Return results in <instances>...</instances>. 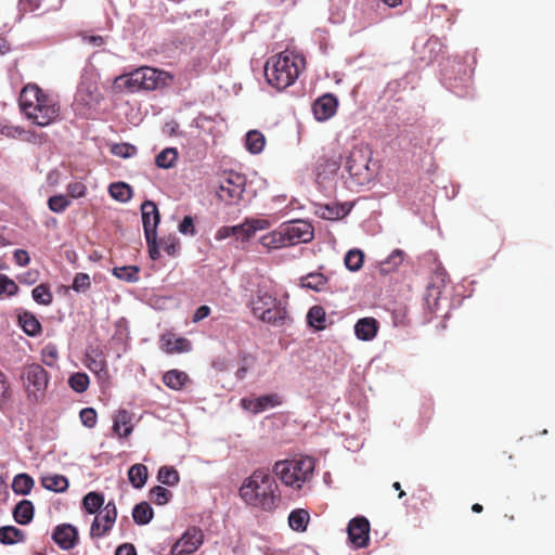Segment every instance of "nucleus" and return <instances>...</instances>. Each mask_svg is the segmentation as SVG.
I'll use <instances>...</instances> for the list:
<instances>
[{"instance_id":"f257e3e1","label":"nucleus","mask_w":555,"mask_h":555,"mask_svg":"<svg viewBox=\"0 0 555 555\" xmlns=\"http://www.w3.org/2000/svg\"><path fill=\"white\" fill-rule=\"evenodd\" d=\"M240 496L246 504L264 512L274 511L281 503L279 486L264 469H257L244 479Z\"/></svg>"},{"instance_id":"f03ea898","label":"nucleus","mask_w":555,"mask_h":555,"mask_svg":"<svg viewBox=\"0 0 555 555\" xmlns=\"http://www.w3.org/2000/svg\"><path fill=\"white\" fill-rule=\"evenodd\" d=\"M18 102L24 116L36 126L47 127L59 119V102L37 85L25 86Z\"/></svg>"},{"instance_id":"7ed1b4c3","label":"nucleus","mask_w":555,"mask_h":555,"mask_svg":"<svg viewBox=\"0 0 555 555\" xmlns=\"http://www.w3.org/2000/svg\"><path fill=\"white\" fill-rule=\"evenodd\" d=\"M249 307L256 319L272 326H283L289 320L287 293L279 295L272 288L259 287Z\"/></svg>"},{"instance_id":"20e7f679","label":"nucleus","mask_w":555,"mask_h":555,"mask_svg":"<svg viewBox=\"0 0 555 555\" xmlns=\"http://www.w3.org/2000/svg\"><path fill=\"white\" fill-rule=\"evenodd\" d=\"M305 68V59L291 50H285L267 61L264 75L269 85L284 90L295 83Z\"/></svg>"},{"instance_id":"39448f33","label":"nucleus","mask_w":555,"mask_h":555,"mask_svg":"<svg viewBox=\"0 0 555 555\" xmlns=\"http://www.w3.org/2000/svg\"><path fill=\"white\" fill-rule=\"evenodd\" d=\"M314 468L313 457L300 456L278 461L273 466V473L285 487L300 490L304 485L311 481Z\"/></svg>"},{"instance_id":"423d86ee","label":"nucleus","mask_w":555,"mask_h":555,"mask_svg":"<svg viewBox=\"0 0 555 555\" xmlns=\"http://www.w3.org/2000/svg\"><path fill=\"white\" fill-rule=\"evenodd\" d=\"M165 73L156 68L143 66L129 74L120 75L114 80V88L119 91L135 92L138 90H155L163 81Z\"/></svg>"},{"instance_id":"0eeeda50","label":"nucleus","mask_w":555,"mask_h":555,"mask_svg":"<svg viewBox=\"0 0 555 555\" xmlns=\"http://www.w3.org/2000/svg\"><path fill=\"white\" fill-rule=\"evenodd\" d=\"M21 382L29 403L38 404L46 400L50 375L40 364L25 365L21 373Z\"/></svg>"},{"instance_id":"6e6552de","label":"nucleus","mask_w":555,"mask_h":555,"mask_svg":"<svg viewBox=\"0 0 555 555\" xmlns=\"http://www.w3.org/2000/svg\"><path fill=\"white\" fill-rule=\"evenodd\" d=\"M371 156L372 153L366 146H353L350 150L345 168L357 184L363 185L372 180L374 170L370 168Z\"/></svg>"},{"instance_id":"1a4fd4ad","label":"nucleus","mask_w":555,"mask_h":555,"mask_svg":"<svg viewBox=\"0 0 555 555\" xmlns=\"http://www.w3.org/2000/svg\"><path fill=\"white\" fill-rule=\"evenodd\" d=\"M217 195L223 202L234 203L242 198L246 185L245 176L235 171L223 172L218 180Z\"/></svg>"},{"instance_id":"9d476101","label":"nucleus","mask_w":555,"mask_h":555,"mask_svg":"<svg viewBox=\"0 0 555 555\" xmlns=\"http://www.w3.org/2000/svg\"><path fill=\"white\" fill-rule=\"evenodd\" d=\"M103 96L100 92L98 81L93 74H85L78 85L76 93V103L88 109L95 108Z\"/></svg>"},{"instance_id":"9b49d317","label":"nucleus","mask_w":555,"mask_h":555,"mask_svg":"<svg viewBox=\"0 0 555 555\" xmlns=\"http://www.w3.org/2000/svg\"><path fill=\"white\" fill-rule=\"evenodd\" d=\"M117 518V508L114 502L109 501L103 508L95 515L90 534L92 538L104 537L114 526Z\"/></svg>"},{"instance_id":"f8f14e48","label":"nucleus","mask_w":555,"mask_h":555,"mask_svg":"<svg viewBox=\"0 0 555 555\" xmlns=\"http://www.w3.org/2000/svg\"><path fill=\"white\" fill-rule=\"evenodd\" d=\"M204 534L196 527L189 528L171 546V555H191L203 544Z\"/></svg>"},{"instance_id":"ddd939ff","label":"nucleus","mask_w":555,"mask_h":555,"mask_svg":"<svg viewBox=\"0 0 555 555\" xmlns=\"http://www.w3.org/2000/svg\"><path fill=\"white\" fill-rule=\"evenodd\" d=\"M348 540L354 548H363L370 542V522L364 516L352 518L347 526Z\"/></svg>"},{"instance_id":"4468645a","label":"nucleus","mask_w":555,"mask_h":555,"mask_svg":"<svg viewBox=\"0 0 555 555\" xmlns=\"http://www.w3.org/2000/svg\"><path fill=\"white\" fill-rule=\"evenodd\" d=\"M288 246L310 242L313 238L312 225L304 220L282 224Z\"/></svg>"},{"instance_id":"2eb2a0df","label":"nucleus","mask_w":555,"mask_h":555,"mask_svg":"<svg viewBox=\"0 0 555 555\" xmlns=\"http://www.w3.org/2000/svg\"><path fill=\"white\" fill-rule=\"evenodd\" d=\"M272 222L266 218H246L236 225V236L243 242L250 240L258 231L268 230Z\"/></svg>"},{"instance_id":"dca6fc26","label":"nucleus","mask_w":555,"mask_h":555,"mask_svg":"<svg viewBox=\"0 0 555 555\" xmlns=\"http://www.w3.org/2000/svg\"><path fill=\"white\" fill-rule=\"evenodd\" d=\"M52 539L62 550H72L77 544L78 531L69 524H62L53 530Z\"/></svg>"},{"instance_id":"f3484780","label":"nucleus","mask_w":555,"mask_h":555,"mask_svg":"<svg viewBox=\"0 0 555 555\" xmlns=\"http://www.w3.org/2000/svg\"><path fill=\"white\" fill-rule=\"evenodd\" d=\"M142 223L145 237L156 233L160 217L156 204L152 201H145L141 205Z\"/></svg>"},{"instance_id":"a211bd4d","label":"nucleus","mask_w":555,"mask_h":555,"mask_svg":"<svg viewBox=\"0 0 555 555\" xmlns=\"http://www.w3.org/2000/svg\"><path fill=\"white\" fill-rule=\"evenodd\" d=\"M279 404H281V400L275 393L260 396L256 399L243 398L241 400V406L255 414L261 413L268 408H274Z\"/></svg>"},{"instance_id":"6ab92c4d","label":"nucleus","mask_w":555,"mask_h":555,"mask_svg":"<svg viewBox=\"0 0 555 555\" xmlns=\"http://www.w3.org/2000/svg\"><path fill=\"white\" fill-rule=\"evenodd\" d=\"M337 109V99L332 94H324L317 99L312 105L314 117L319 121L330 119Z\"/></svg>"},{"instance_id":"aec40b11","label":"nucleus","mask_w":555,"mask_h":555,"mask_svg":"<svg viewBox=\"0 0 555 555\" xmlns=\"http://www.w3.org/2000/svg\"><path fill=\"white\" fill-rule=\"evenodd\" d=\"M378 330V321L371 317L361 318L354 324V335L362 341L373 340L376 337Z\"/></svg>"},{"instance_id":"412c9836","label":"nucleus","mask_w":555,"mask_h":555,"mask_svg":"<svg viewBox=\"0 0 555 555\" xmlns=\"http://www.w3.org/2000/svg\"><path fill=\"white\" fill-rule=\"evenodd\" d=\"M259 243L267 250L288 247V243L286 241L285 232L283 230L282 224L278 227L275 230L262 235L259 238Z\"/></svg>"},{"instance_id":"4be33fe9","label":"nucleus","mask_w":555,"mask_h":555,"mask_svg":"<svg viewBox=\"0 0 555 555\" xmlns=\"http://www.w3.org/2000/svg\"><path fill=\"white\" fill-rule=\"evenodd\" d=\"M133 430L132 414L126 410H119L113 418V431L119 437H128Z\"/></svg>"},{"instance_id":"5701e85b","label":"nucleus","mask_w":555,"mask_h":555,"mask_svg":"<svg viewBox=\"0 0 555 555\" xmlns=\"http://www.w3.org/2000/svg\"><path fill=\"white\" fill-rule=\"evenodd\" d=\"M162 347L167 353L189 352L192 349L190 340L183 337H175L173 335H164L162 337Z\"/></svg>"},{"instance_id":"b1692460","label":"nucleus","mask_w":555,"mask_h":555,"mask_svg":"<svg viewBox=\"0 0 555 555\" xmlns=\"http://www.w3.org/2000/svg\"><path fill=\"white\" fill-rule=\"evenodd\" d=\"M13 518L20 525H27L34 518V505L28 500H23L13 509Z\"/></svg>"},{"instance_id":"393cba45","label":"nucleus","mask_w":555,"mask_h":555,"mask_svg":"<svg viewBox=\"0 0 555 555\" xmlns=\"http://www.w3.org/2000/svg\"><path fill=\"white\" fill-rule=\"evenodd\" d=\"M147 467L143 464H134L128 470V479L135 489L143 488L147 481Z\"/></svg>"},{"instance_id":"a878e982","label":"nucleus","mask_w":555,"mask_h":555,"mask_svg":"<svg viewBox=\"0 0 555 555\" xmlns=\"http://www.w3.org/2000/svg\"><path fill=\"white\" fill-rule=\"evenodd\" d=\"M310 520L309 513L304 508H297L288 515V525L294 531L304 532Z\"/></svg>"},{"instance_id":"bb28decb","label":"nucleus","mask_w":555,"mask_h":555,"mask_svg":"<svg viewBox=\"0 0 555 555\" xmlns=\"http://www.w3.org/2000/svg\"><path fill=\"white\" fill-rule=\"evenodd\" d=\"M266 145V138L258 130H249L245 135V147L251 154H259Z\"/></svg>"},{"instance_id":"cd10ccee","label":"nucleus","mask_w":555,"mask_h":555,"mask_svg":"<svg viewBox=\"0 0 555 555\" xmlns=\"http://www.w3.org/2000/svg\"><path fill=\"white\" fill-rule=\"evenodd\" d=\"M307 322L309 326L315 331H322L326 327V313L321 306H313L307 313Z\"/></svg>"},{"instance_id":"c85d7f7f","label":"nucleus","mask_w":555,"mask_h":555,"mask_svg":"<svg viewBox=\"0 0 555 555\" xmlns=\"http://www.w3.org/2000/svg\"><path fill=\"white\" fill-rule=\"evenodd\" d=\"M25 540L24 532L14 526H3L0 528V543L12 545Z\"/></svg>"},{"instance_id":"c756f323","label":"nucleus","mask_w":555,"mask_h":555,"mask_svg":"<svg viewBox=\"0 0 555 555\" xmlns=\"http://www.w3.org/2000/svg\"><path fill=\"white\" fill-rule=\"evenodd\" d=\"M327 279L319 272L309 273L300 279V286L315 292H321L325 288Z\"/></svg>"},{"instance_id":"7c9ffc66","label":"nucleus","mask_w":555,"mask_h":555,"mask_svg":"<svg viewBox=\"0 0 555 555\" xmlns=\"http://www.w3.org/2000/svg\"><path fill=\"white\" fill-rule=\"evenodd\" d=\"M154 512L147 502H141L133 507L132 517L137 525H147L153 518Z\"/></svg>"},{"instance_id":"2f4dec72","label":"nucleus","mask_w":555,"mask_h":555,"mask_svg":"<svg viewBox=\"0 0 555 555\" xmlns=\"http://www.w3.org/2000/svg\"><path fill=\"white\" fill-rule=\"evenodd\" d=\"M42 487L54 492H63L68 488V480L63 475H48L41 479Z\"/></svg>"},{"instance_id":"473e14b6","label":"nucleus","mask_w":555,"mask_h":555,"mask_svg":"<svg viewBox=\"0 0 555 555\" xmlns=\"http://www.w3.org/2000/svg\"><path fill=\"white\" fill-rule=\"evenodd\" d=\"M0 133L3 137L18 140H31L30 131L24 129L21 126L12 125L10 122H5L0 125Z\"/></svg>"},{"instance_id":"72a5a7b5","label":"nucleus","mask_w":555,"mask_h":555,"mask_svg":"<svg viewBox=\"0 0 555 555\" xmlns=\"http://www.w3.org/2000/svg\"><path fill=\"white\" fill-rule=\"evenodd\" d=\"M109 195L121 203H127L132 197V190L129 184L125 182L112 183L108 188Z\"/></svg>"},{"instance_id":"f704fd0d","label":"nucleus","mask_w":555,"mask_h":555,"mask_svg":"<svg viewBox=\"0 0 555 555\" xmlns=\"http://www.w3.org/2000/svg\"><path fill=\"white\" fill-rule=\"evenodd\" d=\"M18 321L24 332L29 336H36L41 331L40 322L29 312H24L18 317Z\"/></svg>"},{"instance_id":"c9c22d12","label":"nucleus","mask_w":555,"mask_h":555,"mask_svg":"<svg viewBox=\"0 0 555 555\" xmlns=\"http://www.w3.org/2000/svg\"><path fill=\"white\" fill-rule=\"evenodd\" d=\"M34 485V479L30 476L27 474H18L13 479L12 489L16 494L27 495Z\"/></svg>"},{"instance_id":"e433bc0d","label":"nucleus","mask_w":555,"mask_h":555,"mask_svg":"<svg viewBox=\"0 0 555 555\" xmlns=\"http://www.w3.org/2000/svg\"><path fill=\"white\" fill-rule=\"evenodd\" d=\"M163 380L169 388L178 390L186 383L188 375L184 372L171 370L165 373Z\"/></svg>"},{"instance_id":"4c0bfd02","label":"nucleus","mask_w":555,"mask_h":555,"mask_svg":"<svg viewBox=\"0 0 555 555\" xmlns=\"http://www.w3.org/2000/svg\"><path fill=\"white\" fill-rule=\"evenodd\" d=\"M157 480L168 487H175L179 483V473L172 466H162L158 469Z\"/></svg>"},{"instance_id":"58836bf2","label":"nucleus","mask_w":555,"mask_h":555,"mask_svg":"<svg viewBox=\"0 0 555 555\" xmlns=\"http://www.w3.org/2000/svg\"><path fill=\"white\" fill-rule=\"evenodd\" d=\"M104 504V498L102 494L96 492H89L85 495L82 500L83 508L89 514H95L99 513L103 507Z\"/></svg>"},{"instance_id":"ea45409f","label":"nucleus","mask_w":555,"mask_h":555,"mask_svg":"<svg viewBox=\"0 0 555 555\" xmlns=\"http://www.w3.org/2000/svg\"><path fill=\"white\" fill-rule=\"evenodd\" d=\"M177 159V150L175 147H167L156 156L155 163L159 168L168 169L175 166Z\"/></svg>"},{"instance_id":"a19ab883","label":"nucleus","mask_w":555,"mask_h":555,"mask_svg":"<svg viewBox=\"0 0 555 555\" xmlns=\"http://www.w3.org/2000/svg\"><path fill=\"white\" fill-rule=\"evenodd\" d=\"M344 261H345V266L348 270H350L352 272H357L363 266L364 254L362 250H360L358 248L350 249L346 254Z\"/></svg>"},{"instance_id":"79ce46f5","label":"nucleus","mask_w":555,"mask_h":555,"mask_svg":"<svg viewBox=\"0 0 555 555\" xmlns=\"http://www.w3.org/2000/svg\"><path fill=\"white\" fill-rule=\"evenodd\" d=\"M33 299L43 306L52 304L53 295L47 284L37 285L31 292Z\"/></svg>"},{"instance_id":"37998d69","label":"nucleus","mask_w":555,"mask_h":555,"mask_svg":"<svg viewBox=\"0 0 555 555\" xmlns=\"http://www.w3.org/2000/svg\"><path fill=\"white\" fill-rule=\"evenodd\" d=\"M90 384L89 376L86 373L77 372L69 376L68 385L76 392H83Z\"/></svg>"},{"instance_id":"c03bdc74","label":"nucleus","mask_w":555,"mask_h":555,"mask_svg":"<svg viewBox=\"0 0 555 555\" xmlns=\"http://www.w3.org/2000/svg\"><path fill=\"white\" fill-rule=\"evenodd\" d=\"M113 274L121 281L137 282L139 280V268L135 266L114 268Z\"/></svg>"},{"instance_id":"a18cd8bd","label":"nucleus","mask_w":555,"mask_h":555,"mask_svg":"<svg viewBox=\"0 0 555 555\" xmlns=\"http://www.w3.org/2000/svg\"><path fill=\"white\" fill-rule=\"evenodd\" d=\"M348 210L344 206L332 204L321 208V217L327 220H337L347 215Z\"/></svg>"},{"instance_id":"49530a36","label":"nucleus","mask_w":555,"mask_h":555,"mask_svg":"<svg viewBox=\"0 0 555 555\" xmlns=\"http://www.w3.org/2000/svg\"><path fill=\"white\" fill-rule=\"evenodd\" d=\"M18 293L17 284L5 274L0 273V298L12 297Z\"/></svg>"},{"instance_id":"de8ad7c7","label":"nucleus","mask_w":555,"mask_h":555,"mask_svg":"<svg viewBox=\"0 0 555 555\" xmlns=\"http://www.w3.org/2000/svg\"><path fill=\"white\" fill-rule=\"evenodd\" d=\"M70 205V201L63 194L53 195L48 199V207L55 214L64 212Z\"/></svg>"},{"instance_id":"09e8293b","label":"nucleus","mask_w":555,"mask_h":555,"mask_svg":"<svg viewBox=\"0 0 555 555\" xmlns=\"http://www.w3.org/2000/svg\"><path fill=\"white\" fill-rule=\"evenodd\" d=\"M151 500L157 505H165L169 502L172 493L162 486H156L150 491Z\"/></svg>"},{"instance_id":"8fccbe9b","label":"nucleus","mask_w":555,"mask_h":555,"mask_svg":"<svg viewBox=\"0 0 555 555\" xmlns=\"http://www.w3.org/2000/svg\"><path fill=\"white\" fill-rule=\"evenodd\" d=\"M111 152L115 156L129 158L135 155L137 147L129 143H117L111 147Z\"/></svg>"},{"instance_id":"3c124183","label":"nucleus","mask_w":555,"mask_h":555,"mask_svg":"<svg viewBox=\"0 0 555 555\" xmlns=\"http://www.w3.org/2000/svg\"><path fill=\"white\" fill-rule=\"evenodd\" d=\"M88 369L96 374L98 376H106V362L103 358H91L87 357Z\"/></svg>"},{"instance_id":"603ef678","label":"nucleus","mask_w":555,"mask_h":555,"mask_svg":"<svg viewBox=\"0 0 555 555\" xmlns=\"http://www.w3.org/2000/svg\"><path fill=\"white\" fill-rule=\"evenodd\" d=\"M41 357H42V362L46 365H48L50 367L55 366V363H56V360L59 357L57 348L52 344L44 346V348L41 351Z\"/></svg>"},{"instance_id":"864d4df0","label":"nucleus","mask_w":555,"mask_h":555,"mask_svg":"<svg viewBox=\"0 0 555 555\" xmlns=\"http://www.w3.org/2000/svg\"><path fill=\"white\" fill-rule=\"evenodd\" d=\"M339 169V165L336 160L326 159L323 164L319 165L318 177L327 179L330 176H334Z\"/></svg>"},{"instance_id":"5fc2aeb1","label":"nucleus","mask_w":555,"mask_h":555,"mask_svg":"<svg viewBox=\"0 0 555 555\" xmlns=\"http://www.w3.org/2000/svg\"><path fill=\"white\" fill-rule=\"evenodd\" d=\"M91 285L90 276L87 273H77L74 278L72 288L77 292H86Z\"/></svg>"},{"instance_id":"6e6d98bb","label":"nucleus","mask_w":555,"mask_h":555,"mask_svg":"<svg viewBox=\"0 0 555 555\" xmlns=\"http://www.w3.org/2000/svg\"><path fill=\"white\" fill-rule=\"evenodd\" d=\"M80 421L81 423L88 427L92 428L96 424V412L92 408H85L80 411Z\"/></svg>"},{"instance_id":"4d7b16f0","label":"nucleus","mask_w":555,"mask_h":555,"mask_svg":"<svg viewBox=\"0 0 555 555\" xmlns=\"http://www.w3.org/2000/svg\"><path fill=\"white\" fill-rule=\"evenodd\" d=\"M11 398V388L5 375L0 371V406L5 404Z\"/></svg>"},{"instance_id":"13d9d810","label":"nucleus","mask_w":555,"mask_h":555,"mask_svg":"<svg viewBox=\"0 0 555 555\" xmlns=\"http://www.w3.org/2000/svg\"><path fill=\"white\" fill-rule=\"evenodd\" d=\"M67 193L72 198H80L87 194V186L82 182H72L67 185Z\"/></svg>"},{"instance_id":"bf43d9fd","label":"nucleus","mask_w":555,"mask_h":555,"mask_svg":"<svg viewBox=\"0 0 555 555\" xmlns=\"http://www.w3.org/2000/svg\"><path fill=\"white\" fill-rule=\"evenodd\" d=\"M179 232L185 235H194L195 227L193 222V218L191 216H185L181 223L179 224Z\"/></svg>"},{"instance_id":"052dcab7","label":"nucleus","mask_w":555,"mask_h":555,"mask_svg":"<svg viewBox=\"0 0 555 555\" xmlns=\"http://www.w3.org/2000/svg\"><path fill=\"white\" fill-rule=\"evenodd\" d=\"M147 247H149V254L151 259L156 260L159 258L160 253L157 244V234H153L150 237H145Z\"/></svg>"},{"instance_id":"680f3d73","label":"nucleus","mask_w":555,"mask_h":555,"mask_svg":"<svg viewBox=\"0 0 555 555\" xmlns=\"http://www.w3.org/2000/svg\"><path fill=\"white\" fill-rule=\"evenodd\" d=\"M39 279V272L37 270H29L17 276V280L26 285L35 284Z\"/></svg>"},{"instance_id":"e2e57ef3","label":"nucleus","mask_w":555,"mask_h":555,"mask_svg":"<svg viewBox=\"0 0 555 555\" xmlns=\"http://www.w3.org/2000/svg\"><path fill=\"white\" fill-rule=\"evenodd\" d=\"M404 253L401 249H395L386 259L385 263L392 268L398 267L403 261Z\"/></svg>"},{"instance_id":"0e129e2a","label":"nucleus","mask_w":555,"mask_h":555,"mask_svg":"<svg viewBox=\"0 0 555 555\" xmlns=\"http://www.w3.org/2000/svg\"><path fill=\"white\" fill-rule=\"evenodd\" d=\"M13 258L20 267H25L30 262V257L25 249H16L13 254Z\"/></svg>"},{"instance_id":"69168bd1","label":"nucleus","mask_w":555,"mask_h":555,"mask_svg":"<svg viewBox=\"0 0 555 555\" xmlns=\"http://www.w3.org/2000/svg\"><path fill=\"white\" fill-rule=\"evenodd\" d=\"M236 235V225L233 227H221L216 232L215 238L217 241L225 240L230 236Z\"/></svg>"},{"instance_id":"338daca9","label":"nucleus","mask_w":555,"mask_h":555,"mask_svg":"<svg viewBox=\"0 0 555 555\" xmlns=\"http://www.w3.org/2000/svg\"><path fill=\"white\" fill-rule=\"evenodd\" d=\"M210 308L206 305L199 306L193 313L192 321L194 323L201 322L210 314Z\"/></svg>"},{"instance_id":"774afa93","label":"nucleus","mask_w":555,"mask_h":555,"mask_svg":"<svg viewBox=\"0 0 555 555\" xmlns=\"http://www.w3.org/2000/svg\"><path fill=\"white\" fill-rule=\"evenodd\" d=\"M115 555H137V551L132 544L124 543L116 548Z\"/></svg>"}]
</instances>
